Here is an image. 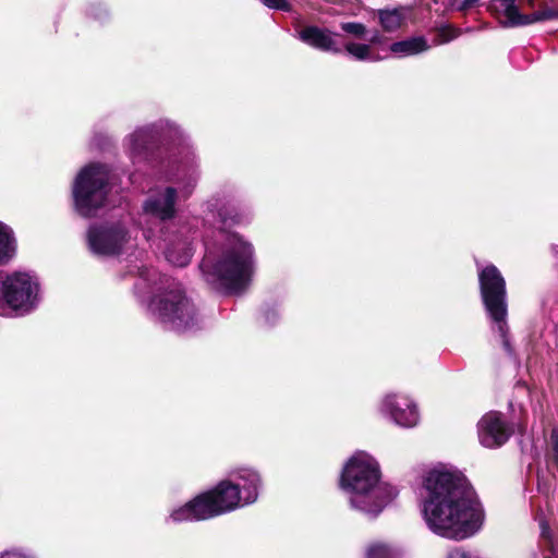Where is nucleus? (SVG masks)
<instances>
[{
  "mask_svg": "<svg viewBox=\"0 0 558 558\" xmlns=\"http://www.w3.org/2000/svg\"><path fill=\"white\" fill-rule=\"evenodd\" d=\"M418 497L426 526L440 537L463 541L483 527V505L466 478L454 470L440 465L427 471Z\"/></svg>",
  "mask_w": 558,
  "mask_h": 558,
  "instance_id": "f257e3e1",
  "label": "nucleus"
},
{
  "mask_svg": "<svg viewBox=\"0 0 558 558\" xmlns=\"http://www.w3.org/2000/svg\"><path fill=\"white\" fill-rule=\"evenodd\" d=\"M340 486L353 509L374 515L398 495L395 486L380 480L378 462L366 452H356L349 459Z\"/></svg>",
  "mask_w": 558,
  "mask_h": 558,
  "instance_id": "f03ea898",
  "label": "nucleus"
},
{
  "mask_svg": "<svg viewBox=\"0 0 558 558\" xmlns=\"http://www.w3.org/2000/svg\"><path fill=\"white\" fill-rule=\"evenodd\" d=\"M167 279L154 269H140L135 288L141 290L160 286V290L149 302L151 315L169 329L185 331L198 324V315L194 304L183 293L179 284H168Z\"/></svg>",
  "mask_w": 558,
  "mask_h": 558,
  "instance_id": "7ed1b4c3",
  "label": "nucleus"
},
{
  "mask_svg": "<svg viewBox=\"0 0 558 558\" xmlns=\"http://www.w3.org/2000/svg\"><path fill=\"white\" fill-rule=\"evenodd\" d=\"M220 254L217 258L207 255L202 265L206 280L230 290L243 288L254 270L252 245L235 233H222Z\"/></svg>",
  "mask_w": 558,
  "mask_h": 558,
  "instance_id": "20e7f679",
  "label": "nucleus"
},
{
  "mask_svg": "<svg viewBox=\"0 0 558 558\" xmlns=\"http://www.w3.org/2000/svg\"><path fill=\"white\" fill-rule=\"evenodd\" d=\"M39 282L28 272L15 271L0 281V316L23 315L38 303Z\"/></svg>",
  "mask_w": 558,
  "mask_h": 558,
  "instance_id": "39448f33",
  "label": "nucleus"
},
{
  "mask_svg": "<svg viewBox=\"0 0 558 558\" xmlns=\"http://www.w3.org/2000/svg\"><path fill=\"white\" fill-rule=\"evenodd\" d=\"M108 171L101 165L83 168L73 184V198L76 211L84 216H93L105 203Z\"/></svg>",
  "mask_w": 558,
  "mask_h": 558,
  "instance_id": "423d86ee",
  "label": "nucleus"
},
{
  "mask_svg": "<svg viewBox=\"0 0 558 558\" xmlns=\"http://www.w3.org/2000/svg\"><path fill=\"white\" fill-rule=\"evenodd\" d=\"M478 281L481 295L490 319L497 325L505 347L508 348L507 335V292L506 281L494 265H488L480 270Z\"/></svg>",
  "mask_w": 558,
  "mask_h": 558,
  "instance_id": "0eeeda50",
  "label": "nucleus"
},
{
  "mask_svg": "<svg viewBox=\"0 0 558 558\" xmlns=\"http://www.w3.org/2000/svg\"><path fill=\"white\" fill-rule=\"evenodd\" d=\"M202 497L213 518L255 502V490L252 485L240 490L239 485H233L229 480L220 482L214 489L202 494Z\"/></svg>",
  "mask_w": 558,
  "mask_h": 558,
  "instance_id": "6e6552de",
  "label": "nucleus"
},
{
  "mask_svg": "<svg viewBox=\"0 0 558 558\" xmlns=\"http://www.w3.org/2000/svg\"><path fill=\"white\" fill-rule=\"evenodd\" d=\"M88 246L97 255H118L135 246L134 240L121 223L93 226L87 234Z\"/></svg>",
  "mask_w": 558,
  "mask_h": 558,
  "instance_id": "1a4fd4ad",
  "label": "nucleus"
},
{
  "mask_svg": "<svg viewBox=\"0 0 558 558\" xmlns=\"http://www.w3.org/2000/svg\"><path fill=\"white\" fill-rule=\"evenodd\" d=\"M379 411L401 427H414L420 421L417 404L403 393H387L380 401Z\"/></svg>",
  "mask_w": 558,
  "mask_h": 558,
  "instance_id": "9d476101",
  "label": "nucleus"
},
{
  "mask_svg": "<svg viewBox=\"0 0 558 558\" xmlns=\"http://www.w3.org/2000/svg\"><path fill=\"white\" fill-rule=\"evenodd\" d=\"M480 442L486 448H496L504 445L510 430L497 412L485 414L477 424Z\"/></svg>",
  "mask_w": 558,
  "mask_h": 558,
  "instance_id": "9b49d317",
  "label": "nucleus"
},
{
  "mask_svg": "<svg viewBox=\"0 0 558 558\" xmlns=\"http://www.w3.org/2000/svg\"><path fill=\"white\" fill-rule=\"evenodd\" d=\"M515 1L517 0H493V7L501 11L507 22L511 25H527L558 17V12L550 8H543L532 14H521Z\"/></svg>",
  "mask_w": 558,
  "mask_h": 558,
  "instance_id": "f8f14e48",
  "label": "nucleus"
},
{
  "mask_svg": "<svg viewBox=\"0 0 558 558\" xmlns=\"http://www.w3.org/2000/svg\"><path fill=\"white\" fill-rule=\"evenodd\" d=\"M175 189L166 187L150 192L143 205V211L146 216H151L161 221L174 216Z\"/></svg>",
  "mask_w": 558,
  "mask_h": 558,
  "instance_id": "ddd939ff",
  "label": "nucleus"
},
{
  "mask_svg": "<svg viewBox=\"0 0 558 558\" xmlns=\"http://www.w3.org/2000/svg\"><path fill=\"white\" fill-rule=\"evenodd\" d=\"M160 231L163 233L162 229ZM160 240L165 243L162 248L169 263L178 267H184L190 263L192 248L186 240L181 238L169 239L165 234H161Z\"/></svg>",
  "mask_w": 558,
  "mask_h": 558,
  "instance_id": "4468645a",
  "label": "nucleus"
},
{
  "mask_svg": "<svg viewBox=\"0 0 558 558\" xmlns=\"http://www.w3.org/2000/svg\"><path fill=\"white\" fill-rule=\"evenodd\" d=\"M209 518V511L205 506L202 495L195 497L185 505L173 509L169 515V519L175 523L206 520Z\"/></svg>",
  "mask_w": 558,
  "mask_h": 558,
  "instance_id": "2eb2a0df",
  "label": "nucleus"
},
{
  "mask_svg": "<svg viewBox=\"0 0 558 558\" xmlns=\"http://www.w3.org/2000/svg\"><path fill=\"white\" fill-rule=\"evenodd\" d=\"M299 37L302 41L314 48L324 51H339L336 47L332 34L326 29H320L316 26H307L300 31Z\"/></svg>",
  "mask_w": 558,
  "mask_h": 558,
  "instance_id": "dca6fc26",
  "label": "nucleus"
},
{
  "mask_svg": "<svg viewBox=\"0 0 558 558\" xmlns=\"http://www.w3.org/2000/svg\"><path fill=\"white\" fill-rule=\"evenodd\" d=\"M429 48L430 46L424 36H416L392 43L389 46V51L397 58H407L423 53Z\"/></svg>",
  "mask_w": 558,
  "mask_h": 558,
  "instance_id": "f3484780",
  "label": "nucleus"
},
{
  "mask_svg": "<svg viewBox=\"0 0 558 558\" xmlns=\"http://www.w3.org/2000/svg\"><path fill=\"white\" fill-rule=\"evenodd\" d=\"M377 17L381 28L385 32H397L405 24L407 10L404 8L378 10Z\"/></svg>",
  "mask_w": 558,
  "mask_h": 558,
  "instance_id": "a211bd4d",
  "label": "nucleus"
},
{
  "mask_svg": "<svg viewBox=\"0 0 558 558\" xmlns=\"http://www.w3.org/2000/svg\"><path fill=\"white\" fill-rule=\"evenodd\" d=\"M230 481L233 482V485H239L240 490H244V488H248L252 485L255 490V500L257 499L260 476L255 470L248 468L238 469L231 473Z\"/></svg>",
  "mask_w": 558,
  "mask_h": 558,
  "instance_id": "6ab92c4d",
  "label": "nucleus"
},
{
  "mask_svg": "<svg viewBox=\"0 0 558 558\" xmlns=\"http://www.w3.org/2000/svg\"><path fill=\"white\" fill-rule=\"evenodd\" d=\"M15 251L16 242L12 229L0 221V266L9 263Z\"/></svg>",
  "mask_w": 558,
  "mask_h": 558,
  "instance_id": "aec40b11",
  "label": "nucleus"
},
{
  "mask_svg": "<svg viewBox=\"0 0 558 558\" xmlns=\"http://www.w3.org/2000/svg\"><path fill=\"white\" fill-rule=\"evenodd\" d=\"M154 128H142L133 132L126 140V147L132 156L141 155L153 138Z\"/></svg>",
  "mask_w": 558,
  "mask_h": 558,
  "instance_id": "412c9836",
  "label": "nucleus"
},
{
  "mask_svg": "<svg viewBox=\"0 0 558 558\" xmlns=\"http://www.w3.org/2000/svg\"><path fill=\"white\" fill-rule=\"evenodd\" d=\"M366 558H397V551L384 543H373L366 549Z\"/></svg>",
  "mask_w": 558,
  "mask_h": 558,
  "instance_id": "4be33fe9",
  "label": "nucleus"
},
{
  "mask_svg": "<svg viewBox=\"0 0 558 558\" xmlns=\"http://www.w3.org/2000/svg\"><path fill=\"white\" fill-rule=\"evenodd\" d=\"M345 50L348 51L349 54L354 57L356 60H361V61H364V60L375 61V60H377L376 58L373 57L372 49H371L369 45L356 44V43H348L345 45Z\"/></svg>",
  "mask_w": 558,
  "mask_h": 558,
  "instance_id": "5701e85b",
  "label": "nucleus"
},
{
  "mask_svg": "<svg viewBox=\"0 0 558 558\" xmlns=\"http://www.w3.org/2000/svg\"><path fill=\"white\" fill-rule=\"evenodd\" d=\"M208 208L213 213V217L216 219L215 211H217V223H221L222 226L228 225V220H233L232 217L229 216L230 211L226 205L218 206V203H208Z\"/></svg>",
  "mask_w": 558,
  "mask_h": 558,
  "instance_id": "b1692460",
  "label": "nucleus"
},
{
  "mask_svg": "<svg viewBox=\"0 0 558 558\" xmlns=\"http://www.w3.org/2000/svg\"><path fill=\"white\" fill-rule=\"evenodd\" d=\"M197 178L198 175L196 171L193 170L185 179H180V191L184 197H187L192 193L194 186L196 185Z\"/></svg>",
  "mask_w": 558,
  "mask_h": 558,
  "instance_id": "393cba45",
  "label": "nucleus"
},
{
  "mask_svg": "<svg viewBox=\"0 0 558 558\" xmlns=\"http://www.w3.org/2000/svg\"><path fill=\"white\" fill-rule=\"evenodd\" d=\"M341 28L345 33L351 34L356 38H363L366 34V27H365V25H363L361 23H355V22L342 23Z\"/></svg>",
  "mask_w": 558,
  "mask_h": 558,
  "instance_id": "a878e982",
  "label": "nucleus"
},
{
  "mask_svg": "<svg viewBox=\"0 0 558 558\" xmlns=\"http://www.w3.org/2000/svg\"><path fill=\"white\" fill-rule=\"evenodd\" d=\"M458 36V32L449 26L439 28L437 44H446Z\"/></svg>",
  "mask_w": 558,
  "mask_h": 558,
  "instance_id": "bb28decb",
  "label": "nucleus"
},
{
  "mask_svg": "<svg viewBox=\"0 0 558 558\" xmlns=\"http://www.w3.org/2000/svg\"><path fill=\"white\" fill-rule=\"evenodd\" d=\"M0 558H35L34 555H32L28 551L12 548L0 553Z\"/></svg>",
  "mask_w": 558,
  "mask_h": 558,
  "instance_id": "cd10ccee",
  "label": "nucleus"
},
{
  "mask_svg": "<svg viewBox=\"0 0 558 558\" xmlns=\"http://www.w3.org/2000/svg\"><path fill=\"white\" fill-rule=\"evenodd\" d=\"M266 7L278 10H290L289 0H260Z\"/></svg>",
  "mask_w": 558,
  "mask_h": 558,
  "instance_id": "c85d7f7f",
  "label": "nucleus"
},
{
  "mask_svg": "<svg viewBox=\"0 0 558 558\" xmlns=\"http://www.w3.org/2000/svg\"><path fill=\"white\" fill-rule=\"evenodd\" d=\"M447 558H478V557L463 548L458 547V548H453L452 550H450L447 555Z\"/></svg>",
  "mask_w": 558,
  "mask_h": 558,
  "instance_id": "c756f323",
  "label": "nucleus"
},
{
  "mask_svg": "<svg viewBox=\"0 0 558 558\" xmlns=\"http://www.w3.org/2000/svg\"><path fill=\"white\" fill-rule=\"evenodd\" d=\"M476 3V0H464L460 7V10H466L473 7Z\"/></svg>",
  "mask_w": 558,
  "mask_h": 558,
  "instance_id": "7c9ffc66",
  "label": "nucleus"
},
{
  "mask_svg": "<svg viewBox=\"0 0 558 558\" xmlns=\"http://www.w3.org/2000/svg\"><path fill=\"white\" fill-rule=\"evenodd\" d=\"M542 536L543 537H547L548 536V532H547V529L545 527V525H542Z\"/></svg>",
  "mask_w": 558,
  "mask_h": 558,
  "instance_id": "2f4dec72",
  "label": "nucleus"
},
{
  "mask_svg": "<svg viewBox=\"0 0 558 558\" xmlns=\"http://www.w3.org/2000/svg\"><path fill=\"white\" fill-rule=\"evenodd\" d=\"M145 236L147 238V240H151V238H153V233H151V231H150V230H147V231L145 232Z\"/></svg>",
  "mask_w": 558,
  "mask_h": 558,
  "instance_id": "473e14b6",
  "label": "nucleus"
},
{
  "mask_svg": "<svg viewBox=\"0 0 558 558\" xmlns=\"http://www.w3.org/2000/svg\"><path fill=\"white\" fill-rule=\"evenodd\" d=\"M545 558H550V557H545Z\"/></svg>",
  "mask_w": 558,
  "mask_h": 558,
  "instance_id": "72a5a7b5",
  "label": "nucleus"
}]
</instances>
